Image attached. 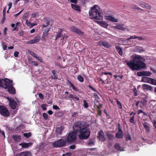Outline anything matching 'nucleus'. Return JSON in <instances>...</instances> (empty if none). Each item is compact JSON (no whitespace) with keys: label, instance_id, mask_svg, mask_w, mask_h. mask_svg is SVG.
<instances>
[{"label":"nucleus","instance_id":"obj_49","mask_svg":"<svg viewBox=\"0 0 156 156\" xmlns=\"http://www.w3.org/2000/svg\"><path fill=\"white\" fill-rule=\"evenodd\" d=\"M47 105L46 104H42L41 105V107L43 111H45L46 110V106Z\"/></svg>","mask_w":156,"mask_h":156},{"label":"nucleus","instance_id":"obj_53","mask_svg":"<svg viewBox=\"0 0 156 156\" xmlns=\"http://www.w3.org/2000/svg\"><path fill=\"white\" fill-rule=\"evenodd\" d=\"M0 133L3 136L4 138H5V132H4V131L2 130L0 128Z\"/></svg>","mask_w":156,"mask_h":156},{"label":"nucleus","instance_id":"obj_36","mask_svg":"<svg viewBox=\"0 0 156 156\" xmlns=\"http://www.w3.org/2000/svg\"><path fill=\"white\" fill-rule=\"evenodd\" d=\"M101 25L105 28H107L108 27V24L106 23L104 21H101L100 23Z\"/></svg>","mask_w":156,"mask_h":156},{"label":"nucleus","instance_id":"obj_5","mask_svg":"<svg viewBox=\"0 0 156 156\" xmlns=\"http://www.w3.org/2000/svg\"><path fill=\"white\" fill-rule=\"evenodd\" d=\"M86 126L83 122H77L74 124L73 128L74 131L76 133H79Z\"/></svg>","mask_w":156,"mask_h":156},{"label":"nucleus","instance_id":"obj_14","mask_svg":"<svg viewBox=\"0 0 156 156\" xmlns=\"http://www.w3.org/2000/svg\"><path fill=\"white\" fill-rule=\"evenodd\" d=\"M10 106L13 109H15L17 105L16 102L14 99H10L9 100Z\"/></svg>","mask_w":156,"mask_h":156},{"label":"nucleus","instance_id":"obj_6","mask_svg":"<svg viewBox=\"0 0 156 156\" xmlns=\"http://www.w3.org/2000/svg\"><path fill=\"white\" fill-rule=\"evenodd\" d=\"M77 133L74 131H71L66 138V140L68 143H72L76 141V139Z\"/></svg>","mask_w":156,"mask_h":156},{"label":"nucleus","instance_id":"obj_3","mask_svg":"<svg viewBox=\"0 0 156 156\" xmlns=\"http://www.w3.org/2000/svg\"><path fill=\"white\" fill-rule=\"evenodd\" d=\"M89 13L91 19L97 20L102 18L101 13L100 12L99 7L97 5H95L93 7H91Z\"/></svg>","mask_w":156,"mask_h":156},{"label":"nucleus","instance_id":"obj_8","mask_svg":"<svg viewBox=\"0 0 156 156\" xmlns=\"http://www.w3.org/2000/svg\"><path fill=\"white\" fill-rule=\"evenodd\" d=\"M0 114L5 117L8 116L9 113L6 107L3 105H0Z\"/></svg>","mask_w":156,"mask_h":156},{"label":"nucleus","instance_id":"obj_7","mask_svg":"<svg viewBox=\"0 0 156 156\" xmlns=\"http://www.w3.org/2000/svg\"><path fill=\"white\" fill-rule=\"evenodd\" d=\"M66 140L62 139L51 143L52 146L54 147H59L65 146L66 144Z\"/></svg>","mask_w":156,"mask_h":156},{"label":"nucleus","instance_id":"obj_34","mask_svg":"<svg viewBox=\"0 0 156 156\" xmlns=\"http://www.w3.org/2000/svg\"><path fill=\"white\" fill-rule=\"evenodd\" d=\"M12 138L15 141H18L20 139V136L16 135H13L12 136Z\"/></svg>","mask_w":156,"mask_h":156},{"label":"nucleus","instance_id":"obj_55","mask_svg":"<svg viewBox=\"0 0 156 156\" xmlns=\"http://www.w3.org/2000/svg\"><path fill=\"white\" fill-rule=\"evenodd\" d=\"M19 54V52L17 51H15L14 53V56L16 57H17L18 56V55Z\"/></svg>","mask_w":156,"mask_h":156},{"label":"nucleus","instance_id":"obj_24","mask_svg":"<svg viewBox=\"0 0 156 156\" xmlns=\"http://www.w3.org/2000/svg\"><path fill=\"white\" fill-rule=\"evenodd\" d=\"M63 130V128L62 127H59L57 128L56 129V133L57 135H60L62 133V131Z\"/></svg>","mask_w":156,"mask_h":156},{"label":"nucleus","instance_id":"obj_30","mask_svg":"<svg viewBox=\"0 0 156 156\" xmlns=\"http://www.w3.org/2000/svg\"><path fill=\"white\" fill-rule=\"evenodd\" d=\"M115 27L116 29H119L123 31L125 30L126 29V28L123 27V25L122 24H118L115 26Z\"/></svg>","mask_w":156,"mask_h":156},{"label":"nucleus","instance_id":"obj_58","mask_svg":"<svg viewBox=\"0 0 156 156\" xmlns=\"http://www.w3.org/2000/svg\"><path fill=\"white\" fill-rule=\"evenodd\" d=\"M94 96L95 98V99H100V98L99 96H98V95L97 94L94 93Z\"/></svg>","mask_w":156,"mask_h":156},{"label":"nucleus","instance_id":"obj_44","mask_svg":"<svg viewBox=\"0 0 156 156\" xmlns=\"http://www.w3.org/2000/svg\"><path fill=\"white\" fill-rule=\"evenodd\" d=\"M62 31L61 30L59 33L58 34V35H57L55 39V40H57V39H58V38L60 37H61L62 36L63 34H62Z\"/></svg>","mask_w":156,"mask_h":156},{"label":"nucleus","instance_id":"obj_27","mask_svg":"<svg viewBox=\"0 0 156 156\" xmlns=\"http://www.w3.org/2000/svg\"><path fill=\"white\" fill-rule=\"evenodd\" d=\"M140 5H144V8L148 9H150L151 8V5L146 3L143 2L142 3H140Z\"/></svg>","mask_w":156,"mask_h":156},{"label":"nucleus","instance_id":"obj_35","mask_svg":"<svg viewBox=\"0 0 156 156\" xmlns=\"http://www.w3.org/2000/svg\"><path fill=\"white\" fill-rule=\"evenodd\" d=\"M106 135L108 139L110 140H113L114 137V135L112 134L107 133Z\"/></svg>","mask_w":156,"mask_h":156},{"label":"nucleus","instance_id":"obj_57","mask_svg":"<svg viewBox=\"0 0 156 156\" xmlns=\"http://www.w3.org/2000/svg\"><path fill=\"white\" fill-rule=\"evenodd\" d=\"M53 108L54 109L60 110V108L56 105H54L53 106Z\"/></svg>","mask_w":156,"mask_h":156},{"label":"nucleus","instance_id":"obj_29","mask_svg":"<svg viewBox=\"0 0 156 156\" xmlns=\"http://www.w3.org/2000/svg\"><path fill=\"white\" fill-rule=\"evenodd\" d=\"M57 71L54 69L52 71V73L53 76V77H51L54 79H57L58 78V76L57 74Z\"/></svg>","mask_w":156,"mask_h":156},{"label":"nucleus","instance_id":"obj_45","mask_svg":"<svg viewBox=\"0 0 156 156\" xmlns=\"http://www.w3.org/2000/svg\"><path fill=\"white\" fill-rule=\"evenodd\" d=\"M83 106L85 108H87L88 107V105L87 103V101L85 100H83Z\"/></svg>","mask_w":156,"mask_h":156},{"label":"nucleus","instance_id":"obj_46","mask_svg":"<svg viewBox=\"0 0 156 156\" xmlns=\"http://www.w3.org/2000/svg\"><path fill=\"white\" fill-rule=\"evenodd\" d=\"M23 135L25 137L29 138L31 136V133L30 132L28 133H24Z\"/></svg>","mask_w":156,"mask_h":156},{"label":"nucleus","instance_id":"obj_21","mask_svg":"<svg viewBox=\"0 0 156 156\" xmlns=\"http://www.w3.org/2000/svg\"><path fill=\"white\" fill-rule=\"evenodd\" d=\"M71 6L72 8L76 11L78 12H80L81 11L80 7V6L76 5L73 4H71Z\"/></svg>","mask_w":156,"mask_h":156},{"label":"nucleus","instance_id":"obj_42","mask_svg":"<svg viewBox=\"0 0 156 156\" xmlns=\"http://www.w3.org/2000/svg\"><path fill=\"white\" fill-rule=\"evenodd\" d=\"M115 99L117 100V105H118V107L120 109H122V104L117 99L115 98Z\"/></svg>","mask_w":156,"mask_h":156},{"label":"nucleus","instance_id":"obj_2","mask_svg":"<svg viewBox=\"0 0 156 156\" xmlns=\"http://www.w3.org/2000/svg\"><path fill=\"white\" fill-rule=\"evenodd\" d=\"M12 81L7 78L0 79V87L7 89L8 91L12 94L16 93L15 89L12 85Z\"/></svg>","mask_w":156,"mask_h":156},{"label":"nucleus","instance_id":"obj_38","mask_svg":"<svg viewBox=\"0 0 156 156\" xmlns=\"http://www.w3.org/2000/svg\"><path fill=\"white\" fill-rule=\"evenodd\" d=\"M77 80L80 82H83L84 81L83 77L81 75H79L77 77Z\"/></svg>","mask_w":156,"mask_h":156},{"label":"nucleus","instance_id":"obj_10","mask_svg":"<svg viewBox=\"0 0 156 156\" xmlns=\"http://www.w3.org/2000/svg\"><path fill=\"white\" fill-rule=\"evenodd\" d=\"M41 39L40 37L39 36H35L34 39L32 40L27 41V44H33L36 43L39 41Z\"/></svg>","mask_w":156,"mask_h":156},{"label":"nucleus","instance_id":"obj_32","mask_svg":"<svg viewBox=\"0 0 156 156\" xmlns=\"http://www.w3.org/2000/svg\"><path fill=\"white\" fill-rule=\"evenodd\" d=\"M68 98H70L72 99H75L77 101H78L79 100V98L77 97L76 95H74L72 94H71L69 96H67Z\"/></svg>","mask_w":156,"mask_h":156},{"label":"nucleus","instance_id":"obj_61","mask_svg":"<svg viewBox=\"0 0 156 156\" xmlns=\"http://www.w3.org/2000/svg\"><path fill=\"white\" fill-rule=\"evenodd\" d=\"M23 10V9H22V10H21L19 12H18L17 14L14 15V16L15 17H16L17 16H18L22 12Z\"/></svg>","mask_w":156,"mask_h":156},{"label":"nucleus","instance_id":"obj_19","mask_svg":"<svg viewBox=\"0 0 156 156\" xmlns=\"http://www.w3.org/2000/svg\"><path fill=\"white\" fill-rule=\"evenodd\" d=\"M33 143L31 142L28 143H22L20 144V145H21L23 148H28L30 146H32Z\"/></svg>","mask_w":156,"mask_h":156},{"label":"nucleus","instance_id":"obj_4","mask_svg":"<svg viewBox=\"0 0 156 156\" xmlns=\"http://www.w3.org/2000/svg\"><path fill=\"white\" fill-rule=\"evenodd\" d=\"M79 133L80 134L79 135V137L81 139H87L90 135V130L86 126Z\"/></svg>","mask_w":156,"mask_h":156},{"label":"nucleus","instance_id":"obj_28","mask_svg":"<svg viewBox=\"0 0 156 156\" xmlns=\"http://www.w3.org/2000/svg\"><path fill=\"white\" fill-rule=\"evenodd\" d=\"M123 76V75H114V77L115 79L118 81H121L122 79Z\"/></svg>","mask_w":156,"mask_h":156},{"label":"nucleus","instance_id":"obj_39","mask_svg":"<svg viewBox=\"0 0 156 156\" xmlns=\"http://www.w3.org/2000/svg\"><path fill=\"white\" fill-rule=\"evenodd\" d=\"M140 102L144 106H145L147 104V101L146 99L144 98L141 100Z\"/></svg>","mask_w":156,"mask_h":156},{"label":"nucleus","instance_id":"obj_50","mask_svg":"<svg viewBox=\"0 0 156 156\" xmlns=\"http://www.w3.org/2000/svg\"><path fill=\"white\" fill-rule=\"evenodd\" d=\"M137 75L139 76H144L143 73V71L142 72L139 71L137 73Z\"/></svg>","mask_w":156,"mask_h":156},{"label":"nucleus","instance_id":"obj_40","mask_svg":"<svg viewBox=\"0 0 156 156\" xmlns=\"http://www.w3.org/2000/svg\"><path fill=\"white\" fill-rule=\"evenodd\" d=\"M27 24L29 26H30L31 27H32L34 26H36L37 25V24L35 23H31L30 22H26Z\"/></svg>","mask_w":156,"mask_h":156},{"label":"nucleus","instance_id":"obj_16","mask_svg":"<svg viewBox=\"0 0 156 156\" xmlns=\"http://www.w3.org/2000/svg\"><path fill=\"white\" fill-rule=\"evenodd\" d=\"M44 21L45 22V23H43L42 25L43 27H45L50 25V21L48 20V19L46 18H44Z\"/></svg>","mask_w":156,"mask_h":156},{"label":"nucleus","instance_id":"obj_54","mask_svg":"<svg viewBox=\"0 0 156 156\" xmlns=\"http://www.w3.org/2000/svg\"><path fill=\"white\" fill-rule=\"evenodd\" d=\"M94 105L95 106L97 105H100V104L99 102V101L98 100H97L96 99H95L94 100Z\"/></svg>","mask_w":156,"mask_h":156},{"label":"nucleus","instance_id":"obj_59","mask_svg":"<svg viewBox=\"0 0 156 156\" xmlns=\"http://www.w3.org/2000/svg\"><path fill=\"white\" fill-rule=\"evenodd\" d=\"M70 2L74 3L75 4L77 3V0H68Z\"/></svg>","mask_w":156,"mask_h":156},{"label":"nucleus","instance_id":"obj_9","mask_svg":"<svg viewBox=\"0 0 156 156\" xmlns=\"http://www.w3.org/2000/svg\"><path fill=\"white\" fill-rule=\"evenodd\" d=\"M70 29L72 31L78 34L82 35L84 34L83 32L75 26H72L70 27Z\"/></svg>","mask_w":156,"mask_h":156},{"label":"nucleus","instance_id":"obj_51","mask_svg":"<svg viewBox=\"0 0 156 156\" xmlns=\"http://www.w3.org/2000/svg\"><path fill=\"white\" fill-rule=\"evenodd\" d=\"M118 132L121 133H123V132L122 129H121L120 126V124L119 123L118 124Z\"/></svg>","mask_w":156,"mask_h":156},{"label":"nucleus","instance_id":"obj_23","mask_svg":"<svg viewBox=\"0 0 156 156\" xmlns=\"http://www.w3.org/2000/svg\"><path fill=\"white\" fill-rule=\"evenodd\" d=\"M131 39H137L138 40H143L144 38L143 37L136 36H131L129 38L127 39V41H129Z\"/></svg>","mask_w":156,"mask_h":156},{"label":"nucleus","instance_id":"obj_33","mask_svg":"<svg viewBox=\"0 0 156 156\" xmlns=\"http://www.w3.org/2000/svg\"><path fill=\"white\" fill-rule=\"evenodd\" d=\"M123 133H122L117 132L115 134V137L118 139L122 138L123 137Z\"/></svg>","mask_w":156,"mask_h":156},{"label":"nucleus","instance_id":"obj_41","mask_svg":"<svg viewBox=\"0 0 156 156\" xmlns=\"http://www.w3.org/2000/svg\"><path fill=\"white\" fill-rule=\"evenodd\" d=\"M143 73L144 74V76H150L151 75V72L147 71H143Z\"/></svg>","mask_w":156,"mask_h":156},{"label":"nucleus","instance_id":"obj_18","mask_svg":"<svg viewBox=\"0 0 156 156\" xmlns=\"http://www.w3.org/2000/svg\"><path fill=\"white\" fill-rule=\"evenodd\" d=\"M142 88L144 90H146L150 91H152L153 88L152 87L147 84H144L142 85Z\"/></svg>","mask_w":156,"mask_h":156},{"label":"nucleus","instance_id":"obj_26","mask_svg":"<svg viewBox=\"0 0 156 156\" xmlns=\"http://www.w3.org/2000/svg\"><path fill=\"white\" fill-rule=\"evenodd\" d=\"M143 124L144 128L146 130L147 132H149L150 130L149 123L145 122Z\"/></svg>","mask_w":156,"mask_h":156},{"label":"nucleus","instance_id":"obj_17","mask_svg":"<svg viewBox=\"0 0 156 156\" xmlns=\"http://www.w3.org/2000/svg\"><path fill=\"white\" fill-rule=\"evenodd\" d=\"M100 44L106 48H109L111 47V45L110 43H108L105 41L100 42Z\"/></svg>","mask_w":156,"mask_h":156},{"label":"nucleus","instance_id":"obj_11","mask_svg":"<svg viewBox=\"0 0 156 156\" xmlns=\"http://www.w3.org/2000/svg\"><path fill=\"white\" fill-rule=\"evenodd\" d=\"M28 52L32 56L34 57L36 59L38 60L40 62H43V59L41 57L38 56L34 52L28 50Z\"/></svg>","mask_w":156,"mask_h":156},{"label":"nucleus","instance_id":"obj_43","mask_svg":"<svg viewBox=\"0 0 156 156\" xmlns=\"http://www.w3.org/2000/svg\"><path fill=\"white\" fill-rule=\"evenodd\" d=\"M70 88H72V89L75 91H79V89L76 87H75L74 85L73 84L71 86H69Z\"/></svg>","mask_w":156,"mask_h":156},{"label":"nucleus","instance_id":"obj_20","mask_svg":"<svg viewBox=\"0 0 156 156\" xmlns=\"http://www.w3.org/2000/svg\"><path fill=\"white\" fill-rule=\"evenodd\" d=\"M114 147L115 149L118 151H124V149L121 147L120 145L118 143L115 144L114 146Z\"/></svg>","mask_w":156,"mask_h":156},{"label":"nucleus","instance_id":"obj_37","mask_svg":"<svg viewBox=\"0 0 156 156\" xmlns=\"http://www.w3.org/2000/svg\"><path fill=\"white\" fill-rule=\"evenodd\" d=\"M51 29L50 28L45 29L44 32L43 34V36H47L48 34V32Z\"/></svg>","mask_w":156,"mask_h":156},{"label":"nucleus","instance_id":"obj_48","mask_svg":"<svg viewBox=\"0 0 156 156\" xmlns=\"http://www.w3.org/2000/svg\"><path fill=\"white\" fill-rule=\"evenodd\" d=\"M44 119L45 120H47L48 118V114L45 113H43L42 115Z\"/></svg>","mask_w":156,"mask_h":156},{"label":"nucleus","instance_id":"obj_62","mask_svg":"<svg viewBox=\"0 0 156 156\" xmlns=\"http://www.w3.org/2000/svg\"><path fill=\"white\" fill-rule=\"evenodd\" d=\"M98 80L99 81H101L102 84H104L105 83L104 81L100 77L98 78Z\"/></svg>","mask_w":156,"mask_h":156},{"label":"nucleus","instance_id":"obj_56","mask_svg":"<svg viewBox=\"0 0 156 156\" xmlns=\"http://www.w3.org/2000/svg\"><path fill=\"white\" fill-rule=\"evenodd\" d=\"M117 51L118 52L119 54L121 56L122 55V49H117Z\"/></svg>","mask_w":156,"mask_h":156},{"label":"nucleus","instance_id":"obj_47","mask_svg":"<svg viewBox=\"0 0 156 156\" xmlns=\"http://www.w3.org/2000/svg\"><path fill=\"white\" fill-rule=\"evenodd\" d=\"M150 83L154 85H156V80L155 79L151 78Z\"/></svg>","mask_w":156,"mask_h":156},{"label":"nucleus","instance_id":"obj_1","mask_svg":"<svg viewBox=\"0 0 156 156\" xmlns=\"http://www.w3.org/2000/svg\"><path fill=\"white\" fill-rule=\"evenodd\" d=\"M145 61V59L140 55H133L132 60H126L125 62L132 71H139L146 68V64L143 62Z\"/></svg>","mask_w":156,"mask_h":156},{"label":"nucleus","instance_id":"obj_64","mask_svg":"<svg viewBox=\"0 0 156 156\" xmlns=\"http://www.w3.org/2000/svg\"><path fill=\"white\" fill-rule=\"evenodd\" d=\"M69 148L71 149H74L76 148L75 145H73L70 146Z\"/></svg>","mask_w":156,"mask_h":156},{"label":"nucleus","instance_id":"obj_25","mask_svg":"<svg viewBox=\"0 0 156 156\" xmlns=\"http://www.w3.org/2000/svg\"><path fill=\"white\" fill-rule=\"evenodd\" d=\"M86 145L88 146H91L94 144V140L92 139H89L86 143Z\"/></svg>","mask_w":156,"mask_h":156},{"label":"nucleus","instance_id":"obj_52","mask_svg":"<svg viewBox=\"0 0 156 156\" xmlns=\"http://www.w3.org/2000/svg\"><path fill=\"white\" fill-rule=\"evenodd\" d=\"M38 96L39 98L41 99H44V95L41 93H39L38 94Z\"/></svg>","mask_w":156,"mask_h":156},{"label":"nucleus","instance_id":"obj_60","mask_svg":"<svg viewBox=\"0 0 156 156\" xmlns=\"http://www.w3.org/2000/svg\"><path fill=\"white\" fill-rule=\"evenodd\" d=\"M38 13H33L32 14V17L34 18L36 17V16H38Z\"/></svg>","mask_w":156,"mask_h":156},{"label":"nucleus","instance_id":"obj_63","mask_svg":"<svg viewBox=\"0 0 156 156\" xmlns=\"http://www.w3.org/2000/svg\"><path fill=\"white\" fill-rule=\"evenodd\" d=\"M102 104H100V105H96V106L97 107L98 110H101V106H102Z\"/></svg>","mask_w":156,"mask_h":156},{"label":"nucleus","instance_id":"obj_22","mask_svg":"<svg viewBox=\"0 0 156 156\" xmlns=\"http://www.w3.org/2000/svg\"><path fill=\"white\" fill-rule=\"evenodd\" d=\"M151 79V78L150 77H143L141 78V81L145 83H150Z\"/></svg>","mask_w":156,"mask_h":156},{"label":"nucleus","instance_id":"obj_31","mask_svg":"<svg viewBox=\"0 0 156 156\" xmlns=\"http://www.w3.org/2000/svg\"><path fill=\"white\" fill-rule=\"evenodd\" d=\"M131 7L132 9H136L138 10H140L142 11H144V10L141 9L139 7H138L137 5H134V4H132L131 6Z\"/></svg>","mask_w":156,"mask_h":156},{"label":"nucleus","instance_id":"obj_15","mask_svg":"<svg viewBox=\"0 0 156 156\" xmlns=\"http://www.w3.org/2000/svg\"><path fill=\"white\" fill-rule=\"evenodd\" d=\"M105 19L108 21H110L114 22H117L118 20L115 19L113 16H108L105 17Z\"/></svg>","mask_w":156,"mask_h":156},{"label":"nucleus","instance_id":"obj_12","mask_svg":"<svg viewBox=\"0 0 156 156\" xmlns=\"http://www.w3.org/2000/svg\"><path fill=\"white\" fill-rule=\"evenodd\" d=\"M16 156H32V154L28 151H23L17 154Z\"/></svg>","mask_w":156,"mask_h":156},{"label":"nucleus","instance_id":"obj_13","mask_svg":"<svg viewBox=\"0 0 156 156\" xmlns=\"http://www.w3.org/2000/svg\"><path fill=\"white\" fill-rule=\"evenodd\" d=\"M98 137L100 140L102 142L105 141V137L104 134L102 130H100L98 132Z\"/></svg>","mask_w":156,"mask_h":156}]
</instances>
